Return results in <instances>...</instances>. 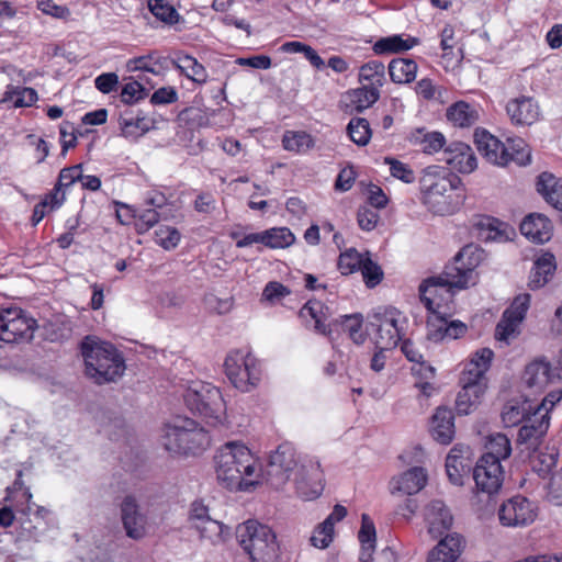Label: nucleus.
<instances>
[{
	"label": "nucleus",
	"mask_w": 562,
	"mask_h": 562,
	"mask_svg": "<svg viewBox=\"0 0 562 562\" xmlns=\"http://www.w3.org/2000/svg\"><path fill=\"white\" fill-rule=\"evenodd\" d=\"M360 271L368 288L376 286L383 279V271L381 267L376 262L372 261L369 254L366 255Z\"/></svg>",
	"instance_id": "nucleus-51"
},
{
	"label": "nucleus",
	"mask_w": 562,
	"mask_h": 562,
	"mask_svg": "<svg viewBox=\"0 0 562 562\" xmlns=\"http://www.w3.org/2000/svg\"><path fill=\"white\" fill-rule=\"evenodd\" d=\"M148 95V89L139 81L132 80L126 82L121 90V100L125 104H134Z\"/></svg>",
	"instance_id": "nucleus-50"
},
{
	"label": "nucleus",
	"mask_w": 562,
	"mask_h": 562,
	"mask_svg": "<svg viewBox=\"0 0 562 562\" xmlns=\"http://www.w3.org/2000/svg\"><path fill=\"white\" fill-rule=\"evenodd\" d=\"M296 494L304 501L317 498L324 490V475L319 461L310 456H299L294 472Z\"/></svg>",
	"instance_id": "nucleus-10"
},
{
	"label": "nucleus",
	"mask_w": 562,
	"mask_h": 562,
	"mask_svg": "<svg viewBox=\"0 0 562 562\" xmlns=\"http://www.w3.org/2000/svg\"><path fill=\"white\" fill-rule=\"evenodd\" d=\"M120 126L124 137L136 139L150 130V122L146 117L121 116Z\"/></svg>",
	"instance_id": "nucleus-46"
},
{
	"label": "nucleus",
	"mask_w": 562,
	"mask_h": 562,
	"mask_svg": "<svg viewBox=\"0 0 562 562\" xmlns=\"http://www.w3.org/2000/svg\"><path fill=\"white\" fill-rule=\"evenodd\" d=\"M145 209L137 211L135 227L143 234L154 227L160 220L167 218V199L162 193H155L145 201Z\"/></svg>",
	"instance_id": "nucleus-19"
},
{
	"label": "nucleus",
	"mask_w": 562,
	"mask_h": 562,
	"mask_svg": "<svg viewBox=\"0 0 562 562\" xmlns=\"http://www.w3.org/2000/svg\"><path fill=\"white\" fill-rule=\"evenodd\" d=\"M356 180V172L352 167L344 168L337 176L335 189L341 192L350 190Z\"/></svg>",
	"instance_id": "nucleus-64"
},
{
	"label": "nucleus",
	"mask_w": 562,
	"mask_h": 562,
	"mask_svg": "<svg viewBox=\"0 0 562 562\" xmlns=\"http://www.w3.org/2000/svg\"><path fill=\"white\" fill-rule=\"evenodd\" d=\"M456 451H459L458 447H453L446 458V472L449 481L460 486L463 484L465 470H469L470 465L464 456L456 454Z\"/></svg>",
	"instance_id": "nucleus-38"
},
{
	"label": "nucleus",
	"mask_w": 562,
	"mask_h": 562,
	"mask_svg": "<svg viewBox=\"0 0 562 562\" xmlns=\"http://www.w3.org/2000/svg\"><path fill=\"white\" fill-rule=\"evenodd\" d=\"M555 258L552 254L541 255L533 263L529 277V286L535 290L542 288L555 271Z\"/></svg>",
	"instance_id": "nucleus-31"
},
{
	"label": "nucleus",
	"mask_w": 562,
	"mask_h": 562,
	"mask_svg": "<svg viewBox=\"0 0 562 562\" xmlns=\"http://www.w3.org/2000/svg\"><path fill=\"white\" fill-rule=\"evenodd\" d=\"M403 353L405 355V357L411 361V362H416L419 364V372L424 371L425 374L427 375V373H429L430 376L434 375V368L428 366V364H425L423 362V355L419 352L418 349L415 348L414 344L409 340H404L402 342V347H401Z\"/></svg>",
	"instance_id": "nucleus-55"
},
{
	"label": "nucleus",
	"mask_w": 562,
	"mask_h": 562,
	"mask_svg": "<svg viewBox=\"0 0 562 562\" xmlns=\"http://www.w3.org/2000/svg\"><path fill=\"white\" fill-rule=\"evenodd\" d=\"M366 255L359 254L356 249L351 248L340 254L338 259V269L342 274H350L360 270Z\"/></svg>",
	"instance_id": "nucleus-49"
},
{
	"label": "nucleus",
	"mask_w": 562,
	"mask_h": 562,
	"mask_svg": "<svg viewBox=\"0 0 562 562\" xmlns=\"http://www.w3.org/2000/svg\"><path fill=\"white\" fill-rule=\"evenodd\" d=\"M494 352L490 348L477 350L462 374L485 382L484 374L491 366Z\"/></svg>",
	"instance_id": "nucleus-35"
},
{
	"label": "nucleus",
	"mask_w": 562,
	"mask_h": 562,
	"mask_svg": "<svg viewBox=\"0 0 562 562\" xmlns=\"http://www.w3.org/2000/svg\"><path fill=\"white\" fill-rule=\"evenodd\" d=\"M81 170V165L61 169L56 184L63 189L70 187L72 183L80 180Z\"/></svg>",
	"instance_id": "nucleus-62"
},
{
	"label": "nucleus",
	"mask_w": 562,
	"mask_h": 562,
	"mask_svg": "<svg viewBox=\"0 0 562 562\" xmlns=\"http://www.w3.org/2000/svg\"><path fill=\"white\" fill-rule=\"evenodd\" d=\"M121 520L126 536L139 540L147 532V517L142 513L134 496L127 495L121 503Z\"/></svg>",
	"instance_id": "nucleus-17"
},
{
	"label": "nucleus",
	"mask_w": 562,
	"mask_h": 562,
	"mask_svg": "<svg viewBox=\"0 0 562 562\" xmlns=\"http://www.w3.org/2000/svg\"><path fill=\"white\" fill-rule=\"evenodd\" d=\"M294 240L295 237L288 227H272L265 231V246L268 248H285Z\"/></svg>",
	"instance_id": "nucleus-44"
},
{
	"label": "nucleus",
	"mask_w": 562,
	"mask_h": 562,
	"mask_svg": "<svg viewBox=\"0 0 562 562\" xmlns=\"http://www.w3.org/2000/svg\"><path fill=\"white\" fill-rule=\"evenodd\" d=\"M379 217V214L368 206H361L357 212L358 225L361 229L367 232L375 228Z\"/></svg>",
	"instance_id": "nucleus-57"
},
{
	"label": "nucleus",
	"mask_w": 562,
	"mask_h": 562,
	"mask_svg": "<svg viewBox=\"0 0 562 562\" xmlns=\"http://www.w3.org/2000/svg\"><path fill=\"white\" fill-rule=\"evenodd\" d=\"M341 326L349 338L357 345H361L366 340V334L362 331L363 316L361 313L340 316Z\"/></svg>",
	"instance_id": "nucleus-48"
},
{
	"label": "nucleus",
	"mask_w": 562,
	"mask_h": 562,
	"mask_svg": "<svg viewBox=\"0 0 562 562\" xmlns=\"http://www.w3.org/2000/svg\"><path fill=\"white\" fill-rule=\"evenodd\" d=\"M473 138L479 153L495 166L506 167L515 162L517 166L525 167L531 162V149L521 137H507L503 143L487 130L477 127Z\"/></svg>",
	"instance_id": "nucleus-4"
},
{
	"label": "nucleus",
	"mask_w": 562,
	"mask_h": 562,
	"mask_svg": "<svg viewBox=\"0 0 562 562\" xmlns=\"http://www.w3.org/2000/svg\"><path fill=\"white\" fill-rule=\"evenodd\" d=\"M418 44L419 40L417 37L407 35L404 38L403 35L394 34L378 40L373 44L372 49L376 55L398 54L406 52Z\"/></svg>",
	"instance_id": "nucleus-30"
},
{
	"label": "nucleus",
	"mask_w": 562,
	"mask_h": 562,
	"mask_svg": "<svg viewBox=\"0 0 562 562\" xmlns=\"http://www.w3.org/2000/svg\"><path fill=\"white\" fill-rule=\"evenodd\" d=\"M384 161L390 166L392 177L400 179L405 183H412L415 181V173L407 164L390 157H386Z\"/></svg>",
	"instance_id": "nucleus-54"
},
{
	"label": "nucleus",
	"mask_w": 562,
	"mask_h": 562,
	"mask_svg": "<svg viewBox=\"0 0 562 562\" xmlns=\"http://www.w3.org/2000/svg\"><path fill=\"white\" fill-rule=\"evenodd\" d=\"M537 517L536 506L521 495L504 502L498 509V519L504 527H526Z\"/></svg>",
	"instance_id": "nucleus-12"
},
{
	"label": "nucleus",
	"mask_w": 562,
	"mask_h": 562,
	"mask_svg": "<svg viewBox=\"0 0 562 562\" xmlns=\"http://www.w3.org/2000/svg\"><path fill=\"white\" fill-rule=\"evenodd\" d=\"M157 65V61L154 60L153 55H145L139 57H134L127 60L126 63V69L128 71H148L156 74L155 66Z\"/></svg>",
	"instance_id": "nucleus-56"
},
{
	"label": "nucleus",
	"mask_w": 562,
	"mask_h": 562,
	"mask_svg": "<svg viewBox=\"0 0 562 562\" xmlns=\"http://www.w3.org/2000/svg\"><path fill=\"white\" fill-rule=\"evenodd\" d=\"M461 383L462 390L457 395L456 409L459 415H468L480 404L486 390V383L470 379L464 374L461 376Z\"/></svg>",
	"instance_id": "nucleus-21"
},
{
	"label": "nucleus",
	"mask_w": 562,
	"mask_h": 562,
	"mask_svg": "<svg viewBox=\"0 0 562 562\" xmlns=\"http://www.w3.org/2000/svg\"><path fill=\"white\" fill-rule=\"evenodd\" d=\"M407 318L395 307H379L368 315L367 334L381 350L395 348L404 337Z\"/></svg>",
	"instance_id": "nucleus-7"
},
{
	"label": "nucleus",
	"mask_w": 562,
	"mask_h": 562,
	"mask_svg": "<svg viewBox=\"0 0 562 562\" xmlns=\"http://www.w3.org/2000/svg\"><path fill=\"white\" fill-rule=\"evenodd\" d=\"M213 468L218 484L228 491H246L256 482L244 479L256 471L250 450L238 441H227L213 456Z\"/></svg>",
	"instance_id": "nucleus-2"
},
{
	"label": "nucleus",
	"mask_w": 562,
	"mask_h": 562,
	"mask_svg": "<svg viewBox=\"0 0 562 562\" xmlns=\"http://www.w3.org/2000/svg\"><path fill=\"white\" fill-rule=\"evenodd\" d=\"M300 316L303 319L311 318L314 322L313 328L316 333L324 336L330 335L331 330L328 321L331 317V311L321 301H307L300 310Z\"/></svg>",
	"instance_id": "nucleus-25"
},
{
	"label": "nucleus",
	"mask_w": 562,
	"mask_h": 562,
	"mask_svg": "<svg viewBox=\"0 0 562 562\" xmlns=\"http://www.w3.org/2000/svg\"><path fill=\"white\" fill-rule=\"evenodd\" d=\"M38 10L44 14L50 15L57 19H67L70 15V11L65 5H59L53 0H41L37 3Z\"/></svg>",
	"instance_id": "nucleus-59"
},
{
	"label": "nucleus",
	"mask_w": 562,
	"mask_h": 562,
	"mask_svg": "<svg viewBox=\"0 0 562 562\" xmlns=\"http://www.w3.org/2000/svg\"><path fill=\"white\" fill-rule=\"evenodd\" d=\"M380 98V90L376 87L362 86L349 92L350 103L358 113L363 112Z\"/></svg>",
	"instance_id": "nucleus-40"
},
{
	"label": "nucleus",
	"mask_w": 562,
	"mask_h": 562,
	"mask_svg": "<svg viewBox=\"0 0 562 562\" xmlns=\"http://www.w3.org/2000/svg\"><path fill=\"white\" fill-rule=\"evenodd\" d=\"M148 5L151 13L160 21L168 24L178 22L179 14L176 9L164 0H150Z\"/></svg>",
	"instance_id": "nucleus-52"
},
{
	"label": "nucleus",
	"mask_w": 562,
	"mask_h": 562,
	"mask_svg": "<svg viewBox=\"0 0 562 562\" xmlns=\"http://www.w3.org/2000/svg\"><path fill=\"white\" fill-rule=\"evenodd\" d=\"M210 442L209 431L188 417L177 416L165 425L162 446L173 456L199 454Z\"/></svg>",
	"instance_id": "nucleus-5"
},
{
	"label": "nucleus",
	"mask_w": 562,
	"mask_h": 562,
	"mask_svg": "<svg viewBox=\"0 0 562 562\" xmlns=\"http://www.w3.org/2000/svg\"><path fill=\"white\" fill-rule=\"evenodd\" d=\"M505 109L514 126H531L541 117L539 103L532 97L520 95L510 99Z\"/></svg>",
	"instance_id": "nucleus-15"
},
{
	"label": "nucleus",
	"mask_w": 562,
	"mask_h": 562,
	"mask_svg": "<svg viewBox=\"0 0 562 562\" xmlns=\"http://www.w3.org/2000/svg\"><path fill=\"white\" fill-rule=\"evenodd\" d=\"M181 235L175 228L170 226H160L155 232L156 243L166 250L176 248L180 241Z\"/></svg>",
	"instance_id": "nucleus-53"
},
{
	"label": "nucleus",
	"mask_w": 562,
	"mask_h": 562,
	"mask_svg": "<svg viewBox=\"0 0 562 562\" xmlns=\"http://www.w3.org/2000/svg\"><path fill=\"white\" fill-rule=\"evenodd\" d=\"M289 294H290L289 289L277 281H271V282L267 283L263 289V292H262V296L267 301H271V302L274 300H280L282 297H285Z\"/></svg>",
	"instance_id": "nucleus-63"
},
{
	"label": "nucleus",
	"mask_w": 562,
	"mask_h": 562,
	"mask_svg": "<svg viewBox=\"0 0 562 562\" xmlns=\"http://www.w3.org/2000/svg\"><path fill=\"white\" fill-rule=\"evenodd\" d=\"M530 304V295L525 293L516 296L510 306L503 313L502 319L496 326L495 337L498 340H507L517 326L525 318Z\"/></svg>",
	"instance_id": "nucleus-18"
},
{
	"label": "nucleus",
	"mask_w": 562,
	"mask_h": 562,
	"mask_svg": "<svg viewBox=\"0 0 562 562\" xmlns=\"http://www.w3.org/2000/svg\"><path fill=\"white\" fill-rule=\"evenodd\" d=\"M550 425L547 413L536 409L532 416H528L517 434V445L525 446L528 451L535 452L544 438Z\"/></svg>",
	"instance_id": "nucleus-14"
},
{
	"label": "nucleus",
	"mask_w": 562,
	"mask_h": 562,
	"mask_svg": "<svg viewBox=\"0 0 562 562\" xmlns=\"http://www.w3.org/2000/svg\"><path fill=\"white\" fill-rule=\"evenodd\" d=\"M411 142L422 147L426 154L439 151L446 145V137L440 132H426L425 130H416L412 133Z\"/></svg>",
	"instance_id": "nucleus-36"
},
{
	"label": "nucleus",
	"mask_w": 562,
	"mask_h": 562,
	"mask_svg": "<svg viewBox=\"0 0 562 562\" xmlns=\"http://www.w3.org/2000/svg\"><path fill=\"white\" fill-rule=\"evenodd\" d=\"M520 232L532 243L544 244L552 237V224L547 216L532 213L521 222Z\"/></svg>",
	"instance_id": "nucleus-22"
},
{
	"label": "nucleus",
	"mask_w": 562,
	"mask_h": 562,
	"mask_svg": "<svg viewBox=\"0 0 562 562\" xmlns=\"http://www.w3.org/2000/svg\"><path fill=\"white\" fill-rule=\"evenodd\" d=\"M172 65L194 82L201 83L206 81L205 68L189 55L178 56L172 60Z\"/></svg>",
	"instance_id": "nucleus-39"
},
{
	"label": "nucleus",
	"mask_w": 562,
	"mask_h": 562,
	"mask_svg": "<svg viewBox=\"0 0 562 562\" xmlns=\"http://www.w3.org/2000/svg\"><path fill=\"white\" fill-rule=\"evenodd\" d=\"M299 457L295 449L289 442L280 445L276 451L269 456L263 475L269 485L273 488H281L290 479L291 473L295 472Z\"/></svg>",
	"instance_id": "nucleus-11"
},
{
	"label": "nucleus",
	"mask_w": 562,
	"mask_h": 562,
	"mask_svg": "<svg viewBox=\"0 0 562 562\" xmlns=\"http://www.w3.org/2000/svg\"><path fill=\"white\" fill-rule=\"evenodd\" d=\"M426 520L429 525L428 531L438 537L451 528L453 517L445 503L439 499L430 502L426 508Z\"/></svg>",
	"instance_id": "nucleus-24"
},
{
	"label": "nucleus",
	"mask_w": 562,
	"mask_h": 562,
	"mask_svg": "<svg viewBox=\"0 0 562 562\" xmlns=\"http://www.w3.org/2000/svg\"><path fill=\"white\" fill-rule=\"evenodd\" d=\"M527 417H525L524 409L520 406L508 404L504 407L502 412V419L504 424L508 427L516 426L519 423H522Z\"/></svg>",
	"instance_id": "nucleus-61"
},
{
	"label": "nucleus",
	"mask_w": 562,
	"mask_h": 562,
	"mask_svg": "<svg viewBox=\"0 0 562 562\" xmlns=\"http://www.w3.org/2000/svg\"><path fill=\"white\" fill-rule=\"evenodd\" d=\"M347 133L350 139L358 146H366L371 138V128L368 120L353 117L347 125Z\"/></svg>",
	"instance_id": "nucleus-45"
},
{
	"label": "nucleus",
	"mask_w": 562,
	"mask_h": 562,
	"mask_svg": "<svg viewBox=\"0 0 562 562\" xmlns=\"http://www.w3.org/2000/svg\"><path fill=\"white\" fill-rule=\"evenodd\" d=\"M94 86L100 92L109 94L117 89L119 76L115 72H103L94 79Z\"/></svg>",
	"instance_id": "nucleus-58"
},
{
	"label": "nucleus",
	"mask_w": 562,
	"mask_h": 562,
	"mask_svg": "<svg viewBox=\"0 0 562 562\" xmlns=\"http://www.w3.org/2000/svg\"><path fill=\"white\" fill-rule=\"evenodd\" d=\"M443 159L452 170L460 173H471L477 167L473 149L462 142L450 143L443 151Z\"/></svg>",
	"instance_id": "nucleus-20"
},
{
	"label": "nucleus",
	"mask_w": 562,
	"mask_h": 562,
	"mask_svg": "<svg viewBox=\"0 0 562 562\" xmlns=\"http://www.w3.org/2000/svg\"><path fill=\"white\" fill-rule=\"evenodd\" d=\"M484 251L476 245H465L445 267L441 274L424 280L419 285V299L427 308V338L434 342L445 339H458L467 331V325L461 321H448L438 301L439 292L443 289L462 290L475 284V269L483 260Z\"/></svg>",
	"instance_id": "nucleus-1"
},
{
	"label": "nucleus",
	"mask_w": 562,
	"mask_h": 562,
	"mask_svg": "<svg viewBox=\"0 0 562 562\" xmlns=\"http://www.w3.org/2000/svg\"><path fill=\"white\" fill-rule=\"evenodd\" d=\"M522 379L531 392L540 393L549 383L562 379V367L552 368V363L543 359L535 360L526 367Z\"/></svg>",
	"instance_id": "nucleus-16"
},
{
	"label": "nucleus",
	"mask_w": 562,
	"mask_h": 562,
	"mask_svg": "<svg viewBox=\"0 0 562 562\" xmlns=\"http://www.w3.org/2000/svg\"><path fill=\"white\" fill-rule=\"evenodd\" d=\"M209 384L194 383L184 394V402L188 408L195 414L204 417L211 416Z\"/></svg>",
	"instance_id": "nucleus-28"
},
{
	"label": "nucleus",
	"mask_w": 562,
	"mask_h": 562,
	"mask_svg": "<svg viewBox=\"0 0 562 562\" xmlns=\"http://www.w3.org/2000/svg\"><path fill=\"white\" fill-rule=\"evenodd\" d=\"M224 371L234 387L241 392H250L257 387L262 375L259 360L245 349L228 352L224 361Z\"/></svg>",
	"instance_id": "nucleus-9"
},
{
	"label": "nucleus",
	"mask_w": 562,
	"mask_h": 562,
	"mask_svg": "<svg viewBox=\"0 0 562 562\" xmlns=\"http://www.w3.org/2000/svg\"><path fill=\"white\" fill-rule=\"evenodd\" d=\"M473 479L477 491L491 496L502 487L504 479L502 464L492 457H481L473 469Z\"/></svg>",
	"instance_id": "nucleus-13"
},
{
	"label": "nucleus",
	"mask_w": 562,
	"mask_h": 562,
	"mask_svg": "<svg viewBox=\"0 0 562 562\" xmlns=\"http://www.w3.org/2000/svg\"><path fill=\"white\" fill-rule=\"evenodd\" d=\"M430 432L432 438L441 443L449 445L454 437V416L450 408L438 407L431 418Z\"/></svg>",
	"instance_id": "nucleus-23"
},
{
	"label": "nucleus",
	"mask_w": 562,
	"mask_h": 562,
	"mask_svg": "<svg viewBox=\"0 0 562 562\" xmlns=\"http://www.w3.org/2000/svg\"><path fill=\"white\" fill-rule=\"evenodd\" d=\"M485 449L486 452L482 457H492L501 463L502 460L507 459L512 453L510 440L504 434H492L487 437Z\"/></svg>",
	"instance_id": "nucleus-37"
},
{
	"label": "nucleus",
	"mask_w": 562,
	"mask_h": 562,
	"mask_svg": "<svg viewBox=\"0 0 562 562\" xmlns=\"http://www.w3.org/2000/svg\"><path fill=\"white\" fill-rule=\"evenodd\" d=\"M462 548V537L457 533H447L438 544L428 553L427 562H454Z\"/></svg>",
	"instance_id": "nucleus-26"
},
{
	"label": "nucleus",
	"mask_w": 562,
	"mask_h": 562,
	"mask_svg": "<svg viewBox=\"0 0 562 562\" xmlns=\"http://www.w3.org/2000/svg\"><path fill=\"white\" fill-rule=\"evenodd\" d=\"M537 190L554 209L562 211V179L550 172L538 177Z\"/></svg>",
	"instance_id": "nucleus-29"
},
{
	"label": "nucleus",
	"mask_w": 562,
	"mask_h": 562,
	"mask_svg": "<svg viewBox=\"0 0 562 562\" xmlns=\"http://www.w3.org/2000/svg\"><path fill=\"white\" fill-rule=\"evenodd\" d=\"M422 202L427 209L437 215L451 214L454 211L451 195L453 184L443 175L438 166H429L424 169L419 179Z\"/></svg>",
	"instance_id": "nucleus-8"
},
{
	"label": "nucleus",
	"mask_w": 562,
	"mask_h": 562,
	"mask_svg": "<svg viewBox=\"0 0 562 562\" xmlns=\"http://www.w3.org/2000/svg\"><path fill=\"white\" fill-rule=\"evenodd\" d=\"M359 80L370 82V87L380 89L385 82V66L380 60H369L359 69Z\"/></svg>",
	"instance_id": "nucleus-42"
},
{
	"label": "nucleus",
	"mask_w": 562,
	"mask_h": 562,
	"mask_svg": "<svg viewBox=\"0 0 562 562\" xmlns=\"http://www.w3.org/2000/svg\"><path fill=\"white\" fill-rule=\"evenodd\" d=\"M446 116L453 126L468 128L479 121L480 113L476 105L465 101H457L447 109Z\"/></svg>",
	"instance_id": "nucleus-27"
},
{
	"label": "nucleus",
	"mask_w": 562,
	"mask_h": 562,
	"mask_svg": "<svg viewBox=\"0 0 562 562\" xmlns=\"http://www.w3.org/2000/svg\"><path fill=\"white\" fill-rule=\"evenodd\" d=\"M427 482V474L420 467H414L404 472L398 479L393 480L394 490L407 495L418 493Z\"/></svg>",
	"instance_id": "nucleus-32"
},
{
	"label": "nucleus",
	"mask_w": 562,
	"mask_h": 562,
	"mask_svg": "<svg viewBox=\"0 0 562 562\" xmlns=\"http://www.w3.org/2000/svg\"><path fill=\"white\" fill-rule=\"evenodd\" d=\"M358 539L361 546L359 560L361 562L372 561L373 553L375 551L376 533L373 522L366 514L362 515V522L358 532Z\"/></svg>",
	"instance_id": "nucleus-33"
},
{
	"label": "nucleus",
	"mask_w": 562,
	"mask_h": 562,
	"mask_svg": "<svg viewBox=\"0 0 562 562\" xmlns=\"http://www.w3.org/2000/svg\"><path fill=\"white\" fill-rule=\"evenodd\" d=\"M86 374L97 384L114 382L125 371L121 352L110 342L87 336L81 342Z\"/></svg>",
	"instance_id": "nucleus-3"
},
{
	"label": "nucleus",
	"mask_w": 562,
	"mask_h": 562,
	"mask_svg": "<svg viewBox=\"0 0 562 562\" xmlns=\"http://www.w3.org/2000/svg\"><path fill=\"white\" fill-rule=\"evenodd\" d=\"M235 536L251 562H281L277 535L269 526L249 519L236 527Z\"/></svg>",
	"instance_id": "nucleus-6"
},
{
	"label": "nucleus",
	"mask_w": 562,
	"mask_h": 562,
	"mask_svg": "<svg viewBox=\"0 0 562 562\" xmlns=\"http://www.w3.org/2000/svg\"><path fill=\"white\" fill-rule=\"evenodd\" d=\"M37 100V93L33 88L12 87L5 90L4 98L0 99L1 103L11 104L13 108L31 106Z\"/></svg>",
	"instance_id": "nucleus-41"
},
{
	"label": "nucleus",
	"mask_w": 562,
	"mask_h": 562,
	"mask_svg": "<svg viewBox=\"0 0 562 562\" xmlns=\"http://www.w3.org/2000/svg\"><path fill=\"white\" fill-rule=\"evenodd\" d=\"M323 522L317 525L310 538L311 544L318 549H326L333 541L334 529L323 531Z\"/></svg>",
	"instance_id": "nucleus-60"
},
{
	"label": "nucleus",
	"mask_w": 562,
	"mask_h": 562,
	"mask_svg": "<svg viewBox=\"0 0 562 562\" xmlns=\"http://www.w3.org/2000/svg\"><path fill=\"white\" fill-rule=\"evenodd\" d=\"M282 145L285 150L304 154L314 146V139L305 132L288 131L283 135Z\"/></svg>",
	"instance_id": "nucleus-43"
},
{
	"label": "nucleus",
	"mask_w": 562,
	"mask_h": 562,
	"mask_svg": "<svg viewBox=\"0 0 562 562\" xmlns=\"http://www.w3.org/2000/svg\"><path fill=\"white\" fill-rule=\"evenodd\" d=\"M391 80L395 83H409L415 80L417 64L408 58L392 59L387 67Z\"/></svg>",
	"instance_id": "nucleus-34"
},
{
	"label": "nucleus",
	"mask_w": 562,
	"mask_h": 562,
	"mask_svg": "<svg viewBox=\"0 0 562 562\" xmlns=\"http://www.w3.org/2000/svg\"><path fill=\"white\" fill-rule=\"evenodd\" d=\"M209 512V505L205 504L203 499L194 501L191 504L189 520L191 525L200 531L201 537H205V532L207 531L206 526L211 519Z\"/></svg>",
	"instance_id": "nucleus-47"
}]
</instances>
